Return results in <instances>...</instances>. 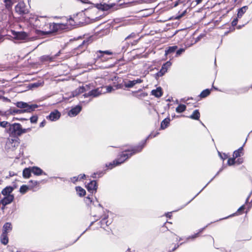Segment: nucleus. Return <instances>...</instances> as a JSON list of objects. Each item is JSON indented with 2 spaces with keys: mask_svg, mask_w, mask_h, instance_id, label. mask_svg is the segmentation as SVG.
Returning a JSON list of instances; mask_svg holds the SVG:
<instances>
[{
  "mask_svg": "<svg viewBox=\"0 0 252 252\" xmlns=\"http://www.w3.org/2000/svg\"><path fill=\"white\" fill-rule=\"evenodd\" d=\"M18 139L17 137H10L8 138L6 144L7 145H11L12 147H16L19 145Z\"/></svg>",
  "mask_w": 252,
  "mask_h": 252,
  "instance_id": "9",
  "label": "nucleus"
},
{
  "mask_svg": "<svg viewBox=\"0 0 252 252\" xmlns=\"http://www.w3.org/2000/svg\"><path fill=\"white\" fill-rule=\"evenodd\" d=\"M31 122L32 123H35L37 121V117L36 116H32L30 119Z\"/></svg>",
  "mask_w": 252,
  "mask_h": 252,
  "instance_id": "43",
  "label": "nucleus"
},
{
  "mask_svg": "<svg viewBox=\"0 0 252 252\" xmlns=\"http://www.w3.org/2000/svg\"><path fill=\"white\" fill-rule=\"evenodd\" d=\"M202 1V0H195V1L197 4L201 3Z\"/></svg>",
  "mask_w": 252,
  "mask_h": 252,
  "instance_id": "59",
  "label": "nucleus"
},
{
  "mask_svg": "<svg viewBox=\"0 0 252 252\" xmlns=\"http://www.w3.org/2000/svg\"><path fill=\"white\" fill-rule=\"evenodd\" d=\"M4 2L5 3V6L7 9L11 8L13 5V2L11 0H4Z\"/></svg>",
  "mask_w": 252,
  "mask_h": 252,
  "instance_id": "28",
  "label": "nucleus"
},
{
  "mask_svg": "<svg viewBox=\"0 0 252 252\" xmlns=\"http://www.w3.org/2000/svg\"><path fill=\"white\" fill-rule=\"evenodd\" d=\"M12 229L11 224L9 222L5 223L3 226V232L7 233Z\"/></svg>",
  "mask_w": 252,
  "mask_h": 252,
  "instance_id": "24",
  "label": "nucleus"
},
{
  "mask_svg": "<svg viewBox=\"0 0 252 252\" xmlns=\"http://www.w3.org/2000/svg\"><path fill=\"white\" fill-rule=\"evenodd\" d=\"M190 99L192 100L193 98L192 97L190 98H187V99H186V98H184L182 99V101L184 102V103H186L187 105H189L190 104V102H188V101Z\"/></svg>",
  "mask_w": 252,
  "mask_h": 252,
  "instance_id": "42",
  "label": "nucleus"
},
{
  "mask_svg": "<svg viewBox=\"0 0 252 252\" xmlns=\"http://www.w3.org/2000/svg\"><path fill=\"white\" fill-rule=\"evenodd\" d=\"M14 35L17 39L20 40L24 39L27 36V34L25 32H15Z\"/></svg>",
  "mask_w": 252,
  "mask_h": 252,
  "instance_id": "15",
  "label": "nucleus"
},
{
  "mask_svg": "<svg viewBox=\"0 0 252 252\" xmlns=\"http://www.w3.org/2000/svg\"><path fill=\"white\" fill-rule=\"evenodd\" d=\"M171 65V63L170 61H167L166 63H164L162 66L166 68V71H167L168 68Z\"/></svg>",
  "mask_w": 252,
  "mask_h": 252,
  "instance_id": "37",
  "label": "nucleus"
},
{
  "mask_svg": "<svg viewBox=\"0 0 252 252\" xmlns=\"http://www.w3.org/2000/svg\"><path fill=\"white\" fill-rule=\"evenodd\" d=\"M78 176H79V179L80 180L82 179H83L85 177V174H80Z\"/></svg>",
  "mask_w": 252,
  "mask_h": 252,
  "instance_id": "54",
  "label": "nucleus"
},
{
  "mask_svg": "<svg viewBox=\"0 0 252 252\" xmlns=\"http://www.w3.org/2000/svg\"><path fill=\"white\" fill-rule=\"evenodd\" d=\"M245 209V206L244 205H242L241 207H240L238 209V212H240L243 210H244Z\"/></svg>",
  "mask_w": 252,
  "mask_h": 252,
  "instance_id": "50",
  "label": "nucleus"
},
{
  "mask_svg": "<svg viewBox=\"0 0 252 252\" xmlns=\"http://www.w3.org/2000/svg\"><path fill=\"white\" fill-rule=\"evenodd\" d=\"M177 49V46H173L169 47L167 50L165 51V55H167L169 54L174 53Z\"/></svg>",
  "mask_w": 252,
  "mask_h": 252,
  "instance_id": "23",
  "label": "nucleus"
},
{
  "mask_svg": "<svg viewBox=\"0 0 252 252\" xmlns=\"http://www.w3.org/2000/svg\"><path fill=\"white\" fill-rule=\"evenodd\" d=\"M14 196L13 195H8L7 196H5L2 199L0 200V205L2 204V207L1 208L2 210L4 209V207L6 205H8L11 203L14 200Z\"/></svg>",
  "mask_w": 252,
  "mask_h": 252,
  "instance_id": "8",
  "label": "nucleus"
},
{
  "mask_svg": "<svg viewBox=\"0 0 252 252\" xmlns=\"http://www.w3.org/2000/svg\"><path fill=\"white\" fill-rule=\"evenodd\" d=\"M39 21L43 23V25L37 24L38 28L41 29L43 32L46 33H50L57 32L59 30L66 28V24L63 23H49L47 22L46 17H41Z\"/></svg>",
  "mask_w": 252,
  "mask_h": 252,
  "instance_id": "3",
  "label": "nucleus"
},
{
  "mask_svg": "<svg viewBox=\"0 0 252 252\" xmlns=\"http://www.w3.org/2000/svg\"><path fill=\"white\" fill-rule=\"evenodd\" d=\"M29 183H30V185H29V188H30V189H32L33 190V188L35 187H36V186H37L39 184V182H37L36 181H32V180L30 181Z\"/></svg>",
  "mask_w": 252,
  "mask_h": 252,
  "instance_id": "26",
  "label": "nucleus"
},
{
  "mask_svg": "<svg viewBox=\"0 0 252 252\" xmlns=\"http://www.w3.org/2000/svg\"><path fill=\"white\" fill-rule=\"evenodd\" d=\"M103 87H99L94 90H93L88 93L80 95V94L86 91V87L82 86L76 89L73 92H72L68 94H66L64 96L63 99L68 100L69 98L74 97L75 96L79 95V101L81 103L88 102L90 101L93 98L97 97L103 93H105L103 91Z\"/></svg>",
  "mask_w": 252,
  "mask_h": 252,
  "instance_id": "1",
  "label": "nucleus"
},
{
  "mask_svg": "<svg viewBox=\"0 0 252 252\" xmlns=\"http://www.w3.org/2000/svg\"><path fill=\"white\" fill-rule=\"evenodd\" d=\"M242 162H243V161L241 160V159H238V164H240V163H242Z\"/></svg>",
  "mask_w": 252,
  "mask_h": 252,
  "instance_id": "63",
  "label": "nucleus"
},
{
  "mask_svg": "<svg viewBox=\"0 0 252 252\" xmlns=\"http://www.w3.org/2000/svg\"><path fill=\"white\" fill-rule=\"evenodd\" d=\"M97 183L95 181H92L87 185V189L88 191L93 192L94 191H96L97 189Z\"/></svg>",
  "mask_w": 252,
  "mask_h": 252,
  "instance_id": "11",
  "label": "nucleus"
},
{
  "mask_svg": "<svg viewBox=\"0 0 252 252\" xmlns=\"http://www.w3.org/2000/svg\"><path fill=\"white\" fill-rule=\"evenodd\" d=\"M60 116L61 114L59 111H52L47 118L52 121H54L59 119Z\"/></svg>",
  "mask_w": 252,
  "mask_h": 252,
  "instance_id": "10",
  "label": "nucleus"
},
{
  "mask_svg": "<svg viewBox=\"0 0 252 252\" xmlns=\"http://www.w3.org/2000/svg\"><path fill=\"white\" fill-rule=\"evenodd\" d=\"M15 11L19 14H24L28 12L25 4L23 2H20L15 6Z\"/></svg>",
  "mask_w": 252,
  "mask_h": 252,
  "instance_id": "7",
  "label": "nucleus"
},
{
  "mask_svg": "<svg viewBox=\"0 0 252 252\" xmlns=\"http://www.w3.org/2000/svg\"><path fill=\"white\" fill-rule=\"evenodd\" d=\"M146 141V140H145L143 142L142 145H139L134 148L131 151L127 150L123 152L122 154L120 155V157L117 159L114 160L112 162L110 163L109 164V165L106 166H108L110 169H112L114 167L119 165L123 163L127 159H128L129 158L132 156L133 154L141 152L145 145Z\"/></svg>",
  "mask_w": 252,
  "mask_h": 252,
  "instance_id": "2",
  "label": "nucleus"
},
{
  "mask_svg": "<svg viewBox=\"0 0 252 252\" xmlns=\"http://www.w3.org/2000/svg\"><path fill=\"white\" fill-rule=\"evenodd\" d=\"M198 233H196V234H195L194 235H192L191 236H189V237H188L187 238V240H188L190 238H191V239L195 238H196L198 236Z\"/></svg>",
  "mask_w": 252,
  "mask_h": 252,
  "instance_id": "47",
  "label": "nucleus"
},
{
  "mask_svg": "<svg viewBox=\"0 0 252 252\" xmlns=\"http://www.w3.org/2000/svg\"><path fill=\"white\" fill-rule=\"evenodd\" d=\"M45 121H43L42 122H41L40 124V127H43L44 126V125H45Z\"/></svg>",
  "mask_w": 252,
  "mask_h": 252,
  "instance_id": "56",
  "label": "nucleus"
},
{
  "mask_svg": "<svg viewBox=\"0 0 252 252\" xmlns=\"http://www.w3.org/2000/svg\"><path fill=\"white\" fill-rule=\"evenodd\" d=\"M170 121V119L169 117L165 118L161 123L160 128L164 129L166 128L168 126Z\"/></svg>",
  "mask_w": 252,
  "mask_h": 252,
  "instance_id": "17",
  "label": "nucleus"
},
{
  "mask_svg": "<svg viewBox=\"0 0 252 252\" xmlns=\"http://www.w3.org/2000/svg\"><path fill=\"white\" fill-rule=\"evenodd\" d=\"M252 193V192H251L250 193V194H249V196H248V197H247V199H246V203L248 202L249 199V198H250V196H251V195Z\"/></svg>",
  "mask_w": 252,
  "mask_h": 252,
  "instance_id": "57",
  "label": "nucleus"
},
{
  "mask_svg": "<svg viewBox=\"0 0 252 252\" xmlns=\"http://www.w3.org/2000/svg\"><path fill=\"white\" fill-rule=\"evenodd\" d=\"M7 233L2 232L1 235V243L4 245H6L8 242V238L7 235Z\"/></svg>",
  "mask_w": 252,
  "mask_h": 252,
  "instance_id": "19",
  "label": "nucleus"
},
{
  "mask_svg": "<svg viewBox=\"0 0 252 252\" xmlns=\"http://www.w3.org/2000/svg\"><path fill=\"white\" fill-rule=\"evenodd\" d=\"M71 180L72 181V182H76L78 180H79V176H77V177H74L72 179H71Z\"/></svg>",
  "mask_w": 252,
  "mask_h": 252,
  "instance_id": "49",
  "label": "nucleus"
},
{
  "mask_svg": "<svg viewBox=\"0 0 252 252\" xmlns=\"http://www.w3.org/2000/svg\"><path fill=\"white\" fill-rule=\"evenodd\" d=\"M124 85L126 88H130L133 87L135 85L133 80H129L127 82H125Z\"/></svg>",
  "mask_w": 252,
  "mask_h": 252,
  "instance_id": "27",
  "label": "nucleus"
},
{
  "mask_svg": "<svg viewBox=\"0 0 252 252\" xmlns=\"http://www.w3.org/2000/svg\"><path fill=\"white\" fill-rule=\"evenodd\" d=\"M16 105L19 108L25 109L24 110H33L39 107V106L36 104H29L23 101L16 102Z\"/></svg>",
  "mask_w": 252,
  "mask_h": 252,
  "instance_id": "6",
  "label": "nucleus"
},
{
  "mask_svg": "<svg viewBox=\"0 0 252 252\" xmlns=\"http://www.w3.org/2000/svg\"><path fill=\"white\" fill-rule=\"evenodd\" d=\"M238 22V19L237 18H235L232 22L231 25L232 26H235Z\"/></svg>",
  "mask_w": 252,
  "mask_h": 252,
  "instance_id": "46",
  "label": "nucleus"
},
{
  "mask_svg": "<svg viewBox=\"0 0 252 252\" xmlns=\"http://www.w3.org/2000/svg\"><path fill=\"white\" fill-rule=\"evenodd\" d=\"M219 155H220V157L222 159H223V160H224V159H226V158H227V155H226V154H223V156H222L220 152H219Z\"/></svg>",
  "mask_w": 252,
  "mask_h": 252,
  "instance_id": "48",
  "label": "nucleus"
},
{
  "mask_svg": "<svg viewBox=\"0 0 252 252\" xmlns=\"http://www.w3.org/2000/svg\"><path fill=\"white\" fill-rule=\"evenodd\" d=\"M32 173L31 167L26 168L23 170V176L25 178H29Z\"/></svg>",
  "mask_w": 252,
  "mask_h": 252,
  "instance_id": "16",
  "label": "nucleus"
},
{
  "mask_svg": "<svg viewBox=\"0 0 252 252\" xmlns=\"http://www.w3.org/2000/svg\"><path fill=\"white\" fill-rule=\"evenodd\" d=\"M134 83V85H136V84H139V83H141L143 82V80L141 79H137L136 80H133Z\"/></svg>",
  "mask_w": 252,
  "mask_h": 252,
  "instance_id": "45",
  "label": "nucleus"
},
{
  "mask_svg": "<svg viewBox=\"0 0 252 252\" xmlns=\"http://www.w3.org/2000/svg\"><path fill=\"white\" fill-rule=\"evenodd\" d=\"M166 68H164L162 66L160 70L156 74V76L158 77H161L163 76L165 72H166Z\"/></svg>",
  "mask_w": 252,
  "mask_h": 252,
  "instance_id": "30",
  "label": "nucleus"
},
{
  "mask_svg": "<svg viewBox=\"0 0 252 252\" xmlns=\"http://www.w3.org/2000/svg\"><path fill=\"white\" fill-rule=\"evenodd\" d=\"M211 93L210 90L207 89L203 90L199 94L198 97H200V98H203L207 96H208Z\"/></svg>",
  "mask_w": 252,
  "mask_h": 252,
  "instance_id": "20",
  "label": "nucleus"
},
{
  "mask_svg": "<svg viewBox=\"0 0 252 252\" xmlns=\"http://www.w3.org/2000/svg\"><path fill=\"white\" fill-rule=\"evenodd\" d=\"M131 36V34L129 35L128 36H127V37H126L125 38V40H126V39H129Z\"/></svg>",
  "mask_w": 252,
  "mask_h": 252,
  "instance_id": "64",
  "label": "nucleus"
},
{
  "mask_svg": "<svg viewBox=\"0 0 252 252\" xmlns=\"http://www.w3.org/2000/svg\"><path fill=\"white\" fill-rule=\"evenodd\" d=\"M97 174V173H94L93 175H92V177L94 178H96V175Z\"/></svg>",
  "mask_w": 252,
  "mask_h": 252,
  "instance_id": "60",
  "label": "nucleus"
},
{
  "mask_svg": "<svg viewBox=\"0 0 252 252\" xmlns=\"http://www.w3.org/2000/svg\"><path fill=\"white\" fill-rule=\"evenodd\" d=\"M123 85L122 84H118L116 85H114L113 87H114L115 90H118L120 89H122L123 88Z\"/></svg>",
  "mask_w": 252,
  "mask_h": 252,
  "instance_id": "39",
  "label": "nucleus"
},
{
  "mask_svg": "<svg viewBox=\"0 0 252 252\" xmlns=\"http://www.w3.org/2000/svg\"><path fill=\"white\" fill-rule=\"evenodd\" d=\"M156 136V135H152V134H151L150 135H149V136L147 137V138H149L150 137H155Z\"/></svg>",
  "mask_w": 252,
  "mask_h": 252,
  "instance_id": "62",
  "label": "nucleus"
},
{
  "mask_svg": "<svg viewBox=\"0 0 252 252\" xmlns=\"http://www.w3.org/2000/svg\"><path fill=\"white\" fill-rule=\"evenodd\" d=\"M108 221H106V217H104L103 219H102L101 221V225H103L104 223H105L106 226H108L109 225L110 223H108Z\"/></svg>",
  "mask_w": 252,
  "mask_h": 252,
  "instance_id": "40",
  "label": "nucleus"
},
{
  "mask_svg": "<svg viewBox=\"0 0 252 252\" xmlns=\"http://www.w3.org/2000/svg\"><path fill=\"white\" fill-rule=\"evenodd\" d=\"M31 169L32 173L35 175H40L42 174L46 175V173H44L43 170L40 168L36 166L31 167Z\"/></svg>",
  "mask_w": 252,
  "mask_h": 252,
  "instance_id": "12",
  "label": "nucleus"
},
{
  "mask_svg": "<svg viewBox=\"0 0 252 252\" xmlns=\"http://www.w3.org/2000/svg\"><path fill=\"white\" fill-rule=\"evenodd\" d=\"M42 58L45 60H52V58L49 56L43 57Z\"/></svg>",
  "mask_w": 252,
  "mask_h": 252,
  "instance_id": "52",
  "label": "nucleus"
},
{
  "mask_svg": "<svg viewBox=\"0 0 252 252\" xmlns=\"http://www.w3.org/2000/svg\"><path fill=\"white\" fill-rule=\"evenodd\" d=\"M104 89H106V92L107 93H110L113 90H115L114 89V87L113 86H106L105 87H103Z\"/></svg>",
  "mask_w": 252,
  "mask_h": 252,
  "instance_id": "36",
  "label": "nucleus"
},
{
  "mask_svg": "<svg viewBox=\"0 0 252 252\" xmlns=\"http://www.w3.org/2000/svg\"><path fill=\"white\" fill-rule=\"evenodd\" d=\"M76 190L77 192V194L80 196H83L86 194V191L85 189H84L83 188H82L80 187H76Z\"/></svg>",
  "mask_w": 252,
  "mask_h": 252,
  "instance_id": "22",
  "label": "nucleus"
},
{
  "mask_svg": "<svg viewBox=\"0 0 252 252\" xmlns=\"http://www.w3.org/2000/svg\"><path fill=\"white\" fill-rule=\"evenodd\" d=\"M186 105L185 104H180L176 108L175 110H185L186 109Z\"/></svg>",
  "mask_w": 252,
  "mask_h": 252,
  "instance_id": "34",
  "label": "nucleus"
},
{
  "mask_svg": "<svg viewBox=\"0 0 252 252\" xmlns=\"http://www.w3.org/2000/svg\"><path fill=\"white\" fill-rule=\"evenodd\" d=\"M42 17H37L35 21V23H34V25L36 27H38V26L37 25V24H41V25H43V23H42V22L41 21H39V20Z\"/></svg>",
  "mask_w": 252,
  "mask_h": 252,
  "instance_id": "38",
  "label": "nucleus"
},
{
  "mask_svg": "<svg viewBox=\"0 0 252 252\" xmlns=\"http://www.w3.org/2000/svg\"><path fill=\"white\" fill-rule=\"evenodd\" d=\"M96 7L101 10L105 11L109 9L111 6L106 3H98L96 4Z\"/></svg>",
  "mask_w": 252,
  "mask_h": 252,
  "instance_id": "13",
  "label": "nucleus"
},
{
  "mask_svg": "<svg viewBox=\"0 0 252 252\" xmlns=\"http://www.w3.org/2000/svg\"><path fill=\"white\" fill-rule=\"evenodd\" d=\"M72 22H73V20L72 18H70L68 21V23H69V24L71 25H73V23H72Z\"/></svg>",
  "mask_w": 252,
  "mask_h": 252,
  "instance_id": "55",
  "label": "nucleus"
},
{
  "mask_svg": "<svg viewBox=\"0 0 252 252\" xmlns=\"http://www.w3.org/2000/svg\"><path fill=\"white\" fill-rule=\"evenodd\" d=\"M182 243H181L180 244V245H182ZM180 245H176L175 246L174 248L172 249V252H174V251H175L179 247Z\"/></svg>",
  "mask_w": 252,
  "mask_h": 252,
  "instance_id": "53",
  "label": "nucleus"
},
{
  "mask_svg": "<svg viewBox=\"0 0 252 252\" xmlns=\"http://www.w3.org/2000/svg\"><path fill=\"white\" fill-rule=\"evenodd\" d=\"M10 126H11V124H9V123H8L7 122H6V121L0 122V126L2 127L6 128H7L6 130L9 128Z\"/></svg>",
  "mask_w": 252,
  "mask_h": 252,
  "instance_id": "31",
  "label": "nucleus"
},
{
  "mask_svg": "<svg viewBox=\"0 0 252 252\" xmlns=\"http://www.w3.org/2000/svg\"><path fill=\"white\" fill-rule=\"evenodd\" d=\"M147 94H145V93H142L140 95V96H143V97H144L145 96H146Z\"/></svg>",
  "mask_w": 252,
  "mask_h": 252,
  "instance_id": "61",
  "label": "nucleus"
},
{
  "mask_svg": "<svg viewBox=\"0 0 252 252\" xmlns=\"http://www.w3.org/2000/svg\"><path fill=\"white\" fill-rule=\"evenodd\" d=\"M250 88H252V85H251V87H246L244 88V92H247L249 91V90L250 89Z\"/></svg>",
  "mask_w": 252,
  "mask_h": 252,
  "instance_id": "51",
  "label": "nucleus"
},
{
  "mask_svg": "<svg viewBox=\"0 0 252 252\" xmlns=\"http://www.w3.org/2000/svg\"><path fill=\"white\" fill-rule=\"evenodd\" d=\"M242 150H243V147H241L239 148L237 150L235 151L233 153V157L235 158H236L239 157H240Z\"/></svg>",
  "mask_w": 252,
  "mask_h": 252,
  "instance_id": "25",
  "label": "nucleus"
},
{
  "mask_svg": "<svg viewBox=\"0 0 252 252\" xmlns=\"http://www.w3.org/2000/svg\"><path fill=\"white\" fill-rule=\"evenodd\" d=\"M185 51L183 48H180L176 51V56H180L182 53Z\"/></svg>",
  "mask_w": 252,
  "mask_h": 252,
  "instance_id": "41",
  "label": "nucleus"
},
{
  "mask_svg": "<svg viewBox=\"0 0 252 252\" xmlns=\"http://www.w3.org/2000/svg\"><path fill=\"white\" fill-rule=\"evenodd\" d=\"M151 94L157 97H160L162 94L161 88L160 87H158L156 90H152Z\"/></svg>",
  "mask_w": 252,
  "mask_h": 252,
  "instance_id": "14",
  "label": "nucleus"
},
{
  "mask_svg": "<svg viewBox=\"0 0 252 252\" xmlns=\"http://www.w3.org/2000/svg\"><path fill=\"white\" fill-rule=\"evenodd\" d=\"M80 111H68L67 115L70 117H73L77 116Z\"/></svg>",
  "mask_w": 252,
  "mask_h": 252,
  "instance_id": "33",
  "label": "nucleus"
},
{
  "mask_svg": "<svg viewBox=\"0 0 252 252\" xmlns=\"http://www.w3.org/2000/svg\"><path fill=\"white\" fill-rule=\"evenodd\" d=\"M32 85L33 87H38V83H33V84H32Z\"/></svg>",
  "mask_w": 252,
  "mask_h": 252,
  "instance_id": "58",
  "label": "nucleus"
},
{
  "mask_svg": "<svg viewBox=\"0 0 252 252\" xmlns=\"http://www.w3.org/2000/svg\"><path fill=\"white\" fill-rule=\"evenodd\" d=\"M82 109V107L80 105H78L76 106L75 107H74L73 108H72L70 110H78V111H80V110H81Z\"/></svg>",
  "mask_w": 252,
  "mask_h": 252,
  "instance_id": "44",
  "label": "nucleus"
},
{
  "mask_svg": "<svg viewBox=\"0 0 252 252\" xmlns=\"http://www.w3.org/2000/svg\"><path fill=\"white\" fill-rule=\"evenodd\" d=\"M30 130V128H22L20 124L14 123L10 126L7 132L11 135L14 136H20L23 133H26Z\"/></svg>",
  "mask_w": 252,
  "mask_h": 252,
  "instance_id": "4",
  "label": "nucleus"
},
{
  "mask_svg": "<svg viewBox=\"0 0 252 252\" xmlns=\"http://www.w3.org/2000/svg\"><path fill=\"white\" fill-rule=\"evenodd\" d=\"M200 117L199 111H194L193 113L189 116V118L192 119L197 120Z\"/></svg>",
  "mask_w": 252,
  "mask_h": 252,
  "instance_id": "29",
  "label": "nucleus"
},
{
  "mask_svg": "<svg viewBox=\"0 0 252 252\" xmlns=\"http://www.w3.org/2000/svg\"><path fill=\"white\" fill-rule=\"evenodd\" d=\"M235 162V158L233 157L232 158H229L228 159L227 163L229 165H233Z\"/></svg>",
  "mask_w": 252,
  "mask_h": 252,
  "instance_id": "35",
  "label": "nucleus"
},
{
  "mask_svg": "<svg viewBox=\"0 0 252 252\" xmlns=\"http://www.w3.org/2000/svg\"><path fill=\"white\" fill-rule=\"evenodd\" d=\"M13 190V188L11 187H7L2 189L1 193L4 196H7L8 195H11L10 193Z\"/></svg>",
  "mask_w": 252,
  "mask_h": 252,
  "instance_id": "18",
  "label": "nucleus"
},
{
  "mask_svg": "<svg viewBox=\"0 0 252 252\" xmlns=\"http://www.w3.org/2000/svg\"><path fill=\"white\" fill-rule=\"evenodd\" d=\"M248 9L247 6H243L238 9L237 17L238 18H241L243 15L246 12L247 9Z\"/></svg>",
  "mask_w": 252,
  "mask_h": 252,
  "instance_id": "21",
  "label": "nucleus"
},
{
  "mask_svg": "<svg viewBox=\"0 0 252 252\" xmlns=\"http://www.w3.org/2000/svg\"><path fill=\"white\" fill-rule=\"evenodd\" d=\"M113 53L110 51L98 50L96 52V57L95 58V63L99 62H105L108 60V58L105 57V55H111Z\"/></svg>",
  "mask_w": 252,
  "mask_h": 252,
  "instance_id": "5",
  "label": "nucleus"
},
{
  "mask_svg": "<svg viewBox=\"0 0 252 252\" xmlns=\"http://www.w3.org/2000/svg\"><path fill=\"white\" fill-rule=\"evenodd\" d=\"M29 189H30L29 186L28 187L26 185H23L20 187V191L22 193H25Z\"/></svg>",
  "mask_w": 252,
  "mask_h": 252,
  "instance_id": "32",
  "label": "nucleus"
}]
</instances>
